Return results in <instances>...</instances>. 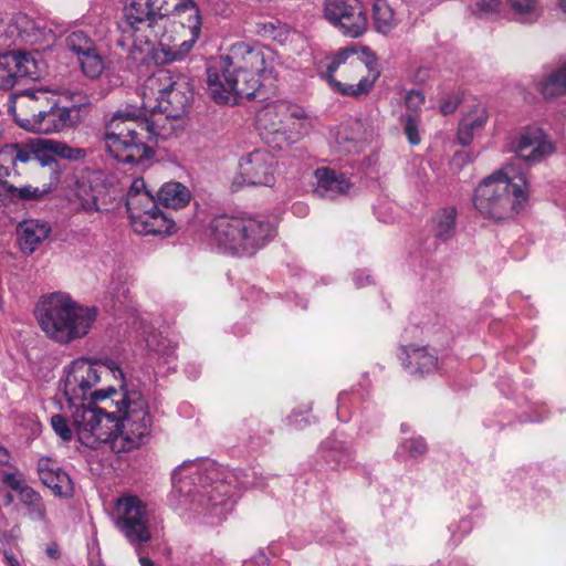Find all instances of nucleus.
<instances>
[{
    "label": "nucleus",
    "mask_w": 566,
    "mask_h": 566,
    "mask_svg": "<svg viewBox=\"0 0 566 566\" xmlns=\"http://www.w3.org/2000/svg\"><path fill=\"white\" fill-rule=\"evenodd\" d=\"M155 339H156V335H153L151 338H147L146 339L147 346L154 352H160V345L155 344Z\"/></svg>",
    "instance_id": "nucleus-58"
},
{
    "label": "nucleus",
    "mask_w": 566,
    "mask_h": 566,
    "mask_svg": "<svg viewBox=\"0 0 566 566\" xmlns=\"http://www.w3.org/2000/svg\"><path fill=\"white\" fill-rule=\"evenodd\" d=\"M142 25V8L139 0H132L123 8V17L117 22L120 36L117 45L125 50L127 59L139 66L138 56L142 55L138 32Z\"/></svg>",
    "instance_id": "nucleus-18"
},
{
    "label": "nucleus",
    "mask_w": 566,
    "mask_h": 566,
    "mask_svg": "<svg viewBox=\"0 0 566 566\" xmlns=\"http://www.w3.org/2000/svg\"><path fill=\"white\" fill-rule=\"evenodd\" d=\"M169 18L144 15V44L150 45L149 57L156 64L181 61L191 51L201 32V20H186L190 39L174 44L172 35L167 32Z\"/></svg>",
    "instance_id": "nucleus-9"
},
{
    "label": "nucleus",
    "mask_w": 566,
    "mask_h": 566,
    "mask_svg": "<svg viewBox=\"0 0 566 566\" xmlns=\"http://www.w3.org/2000/svg\"><path fill=\"white\" fill-rule=\"evenodd\" d=\"M142 192V178H137L133 181L128 192H127V199H126V209L128 212V217L130 219V222L134 227V231L137 233H140L142 230L139 229V226H142L140 218L142 214L139 213V195Z\"/></svg>",
    "instance_id": "nucleus-41"
},
{
    "label": "nucleus",
    "mask_w": 566,
    "mask_h": 566,
    "mask_svg": "<svg viewBox=\"0 0 566 566\" xmlns=\"http://www.w3.org/2000/svg\"><path fill=\"white\" fill-rule=\"evenodd\" d=\"M10 460V454L8 450L3 447H0V464H8Z\"/></svg>",
    "instance_id": "nucleus-57"
},
{
    "label": "nucleus",
    "mask_w": 566,
    "mask_h": 566,
    "mask_svg": "<svg viewBox=\"0 0 566 566\" xmlns=\"http://www.w3.org/2000/svg\"><path fill=\"white\" fill-rule=\"evenodd\" d=\"M39 76L38 62L31 52L17 50L0 54V90L10 91Z\"/></svg>",
    "instance_id": "nucleus-13"
},
{
    "label": "nucleus",
    "mask_w": 566,
    "mask_h": 566,
    "mask_svg": "<svg viewBox=\"0 0 566 566\" xmlns=\"http://www.w3.org/2000/svg\"><path fill=\"white\" fill-rule=\"evenodd\" d=\"M51 426L54 432L64 441H70L73 438V431L70 428L66 419L62 415H53L51 417Z\"/></svg>",
    "instance_id": "nucleus-49"
},
{
    "label": "nucleus",
    "mask_w": 566,
    "mask_h": 566,
    "mask_svg": "<svg viewBox=\"0 0 566 566\" xmlns=\"http://www.w3.org/2000/svg\"><path fill=\"white\" fill-rule=\"evenodd\" d=\"M354 57L358 56L353 49H343L338 51L332 59L328 60L325 77L335 92L346 96L358 97L361 95H367L371 91L378 73L374 74L371 78L369 76H363L358 80L357 84H346L335 80L334 73L342 65H344V67L348 65L347 61Z\"/></svg>",
    "instance_id": "nucleus-20"
},
{
    "label": "nucleus",
    "mask_w": 566,
    "mask_h": 566,
    "mask_svg": "<svg viewBox=\"0 0 566 566\" xmlns=\"http://www.w3.org/2000/svg\"><path fill=\"white\" fill-rule=\"evenodd\" d=\"M38 474L42 483L55 495L71 497L73 495V482L69 474L50 458H41L38 461Z\"/></svg>",
    "instance_id": "nucleus-25"
},
{
    "label": "nucleus",
    "mask_w": 566,
    "mask_h": 566,
    "mask_svg": "<svg viewBox=\"0 0 566 566\" xmlns=\"http://www.w3.org/2000/svg\"><path fill=\"white\" fill-rule=\"evenodd\" d=\"M222 56L231 59L238 70L259 76L260 81L271 75L273 71L272 53L260 45H251L245 42L235 43L232 45L230 54Z\"/></svg>",
    "instance_id": "nucleus-17"
},
{
    "label": "nucleus",
    "mask_w": 566,
    "mask_h": 566,
    "mask_svg": "<svg viewBox=\"0 0 566 566\" xmlns=\"http://www.w3.org/2000/svg\"><path fill=\"white\" fill-rule=\"evenodd\" d=\"M207 86L218 104H235L238 98H253L261 86L259 76L238 70L231 59L220 56L207 69Z\"/></svg>",
    "instance_id": "nucleus-8"
},
{
    "label": "nucleus",
    "mask_w": 566,
    "mask_h": 566,
    "mask_svg": "<svg viewBox=\"0 0 566 566\" xmlns=\"http://www.w3.org/2000/svg\"><path fill=\"white\" fill-rule=\"evenodd\" d=\"M11 35H15L22 42L30 45L49 46L55 40L52 29L42 20H34L27 14H15L8 28Z\"/></svg>",
    "instance_id": "nucleus-22"
},
{
    "label": "nucleus",
    "mask_w": 566,
    "mask_h": 566,
    "mask_svg": "<svg viewBox=\"0 0 566 566\" xmlns=\"http://www.w3.org/2000/svg\"><path fill=\"white\" fill-rule=\"evenodd\" d=\"M557 7L566 15V0H557Z\"/></svg>",
    "instance_id": "nucleus-60"
},
{
    "label": "nucleus",
    "mask_w": 566,
    "mask_h": 566,
    "mask_svg": "<svg viewBox=\"0 0 566 566\" xmlns=\"http://www.w3.org/2000/svg\"><path fill=\"white\" fill-rule=\"evenodd\" d=\"M28 97L27 106L31 112L22 116L17 113L15 105L9 106V113L13 120L23 129L36 134H51L76 127L82 122L81 105L59 106L56 102L49 99L45 91L22 90L10 95V102L17 98Z\"/></svg>",
    "instance_id": "nucleus-5"
},
{
    "label": "nucleus",
    "mask_w": 566,
    "mask_h": 566,
    "mask_svg": "<svg viewBox=\"0 0 566 566\" xmlns=\"http://www.w3.org/2000/svg\"><path fill=\"white\" fill-rule=\"evenodd\" d=\"M117 391L114 387H108L106 389H99V390H95L91 394V401H88V403H93L92 406L93 407H97L96 406V401L98 400H105L107 398H109L111 396L113 395H116Z\"/></svg>",
    "instance_id": "nucleus-53"
},
{
    "label": "nucleus",
    "mask_w": 566,
    "mask_h": 566,
    "mask_svg": "<svg viewBox=\"0 0 566 566\" xmlns=\"http://www.w3.org/2000/svg\"><path fill=\"white\" fill-rule=\"evenodd\" d=\"M83 73L90 78L98 77L104 70V62L97 49L77 57Z\"/></svg>",
    "instance_id": "nucleus-42"
},
{
    "label": "nucleus",
    "mask_w": 566,
    "mask_h": 566,
    "mask_svg": "<svg viewBox=\"0 0 566 566\" xmlns=\"http://www.w3.org/2000/svg\"><path fill=\"white\" fill-rule=\"evenodd\" d=\"M56 186L57 184H53L51 179L49 184H44L42 187L31 185L15 187L9 181H3L0 187V196L4 195L10 201H40L52 192Z\"/></svg>",
    "instance_id": "nucleus-31"
},
{
    "label": "nucleus",
    "mask_w": 566,
    "mask_h": 566,
    "mask_svg": "<svg viewBox=\"0 0 566 566\" xmlns=\"http://www.w3.org/2000/svg\"><path fill=\"white\" fill-rule=\"evenodd\" d=\"M31 159L35 160V143L34 139L27 144L11 143L6 144L0 149V187L3 181H8L7 178L11 174V169H14L17 163H29Z\"/></svg>",
    "instance_id": "nucleus-26"
},
{
    "label": "nucleus",
    "mask_w": 566,
    "mask_h": 566,
    "mask_svg": "<svg viewBox=\"0 0 566 566\" xmlns=\"http://www.w3.org/2000/svg\"><path fill=\"white\" fill-rule=\"evenodd\" d=\"M142 123V107L127 105L118 109L105 126V147L107 151L117 160L124 164H135L137 159L134 151H138L140 143L138 140L137 128Z\"/></svg>",
    "instance_id": "nucleus-10"
},
{
    "label": "nucleus",
    "mask_w": 566,
    "mask_h": 566,
    "mask_svg": "<svg viewBox=\"0 0 566 566\" xmlns=\"http://www.w3.org/2000/svg\"><path fill=\"white\" fill-rule=\"evenodd\" d=\"M102 366L82 357L75 359L65 368L64 396L69 403L86 400L87 392L101 378Z\"/></svg>",
    "instance_id": "nucleus-15"
},
{
    "label": "nucleus",
    "mask_w": 566,
    "mask_h": 566,
    "mask_svg": "<svg viewBox=\"0 0 566 566\" xmlns=\"http://www.w3.org/2000/svg\"><path fill=\"white\" fill-rule=\"evenodd\" d=\"M113 520L117 530L134 545L142 564V500L123 495L115 502Z\"/></svg>",
    "instance_id": "nucleus-14"
},
{
    "label": "nucleus",
    "mask_w": 566,
    "mask_h": 566,
    "mask_svg": "<svg viewBox=\"0 0 566 566\" xmlns=\"http://www.w3.org/2000/svg\"><path fill=\"white\" fill-rule=\"evenodd\" d=\"M325 19L344 35L357 39L368 25L366 9L360 0H325Z\"/></svg>",
    "instance_id": "nucleus-12"
},
{
    "label": "nucleus",
    "mask_w": 566,
    "mask_h": 566,
    "mask_svg": "<svg viewBox=\"0 0 566 566\" xmlns=\"http://www.w3.org/2000/svg\"><path fill=\"white\" fill-rule=\"evenodd\" d=\"M513 19L523 24H534L543 15L539 0H507Z\"/></svg>",
    "instance_id": "nucleus-37"
},
{
    "label": "nucleus",
    "mask_w": 566,
    "mask_h": 566,
    "mask_svg": "<svg viewBox=\"0 0 566 566\" xmlns=\"http://www.w3.org/2000/svg\"><path fill=\"white\" fill-rule=\"evenodd\" d=\"M457 228V209L454 207L442 208L432 218L431 231L433 237L442 242L450 240Z\"/></svg>",
    "instance_id": "nucleus-35"
},
{
    "label": "nucleus",
    "mask_w": 566,
    "mask_h": 566,
    "mask_svg": "<svg viewBox=\"0 0 566 566\" xmlns=\"http://www.w3.org/2000/svg\"><path fill=\"white\" fill-rule=\"evenodd\" d=\"M138 398L137 394L125 392L120 400L115 401L116 412H106L84 401L70 403L74 407L72 419L78 441L91 449H97L102 443L111 444L120 428H126L132 417L142 410Z\"/></svg>",
    "instance_id": "nucleus-4"
},
{
    "label": "nucleus",
    "mask_w": 566,
    "mask_h": 566,
    "mask_svg": "<svg viewBox=\"0 0 566 566\" xmlns=\"http://www.w3.org/2000/svg\"><path fill=\"white\" fill-rule=\"evenodd\" d=\"M175 74L167 69H159L144 81V114L149 111V105L158 104L161 98L158 95H165L171 87Z\"/></svg>",
    "instance_id": "nucleus-29"
},
{
    "label": "nucleus",
    "mask_w": 566,
    "mask_h": 566,
    "mask_svg": "<svg viewBox=\"0 0 566 566\" xmlns=\"http://www.w3.org/2000/svg\"><path fill=\"white\" fill-rule=\"evenodd\" d=\"M424 103V95L420 91H410L405 98V104L408 108V113L418 114L417 112Z\"/></svg>",
    "instance_id": "nucleus-50"
},
{
    "label": "nucleus",
    "mask_w": 566,
    "mask_h": 566,
    "mask_svg": "<svg viewBox=\"0 0 566 566\" xmlns=\"http://www.w3.org/2000/svg\"><path fill=\"white\" fill-rule=\"evenodd\" d=\"M153 528L157 531L156 516L153 514V511L147 510V505L144 503V543L153 537Z\"/></svg>",
    "instance_id": "nucleus-51"
},
{
    "label": "nucleus",
    "mask_w": 566,
    "mask_h": 566,
    "mask_svg": "<svg viewBox=\"0 0 566 566\" xmlns=\"http://www.w3.org/2000/svg\"><path fill=\"white\" fill-rule=\"evenodd\" d=\"M541 93L545 98L566 94V63L548 75L541 84Z\"/></svg>",
    "instance_id": "nucleus-40"
},
{
    "label": "nucleus",
    "mask_w": 566,
    "mask_h": 566,
    "mask_svg": "<svg viewBox=\"0 0 566 566\" xmlns=\"http://www.w3.org/2000/svg\"><path fill=\"white\" fill-rule=\"evenodd\" d=\"M104 367H106L107 369H109V370H111V371H113V373L116 370V371L120 375V377H123V376H124V375H123V373H122V370H120V369L116 366V364H115L114 361H112V360H109L106 365H104Z\"/></svg>",
    "instance_id": "nucleus-59"
},
{
    "label": "nucleus",
    "mask_w": 566,
    "mask_h": 566,
    "mask_svg": "<svg viewBox=\"0 0 566 566\" xmlns=\"http://www.w3.org/2000/svg\"><path fill=\"white\" fill-rule=\"evenodd\" d=\"M145 7V17L168 18L169 13L177 12L184 29L186 20H201L199 8L192 0H146Z\"/></svg>",
    "instance_id": "nucleus-24"
},
{
    "label": "nucleus",
    "mask_w": 566,
    "mask_h": 566,
    "mask_svg": "<svg viewBox=\"0 0 566 566\" xmlns=\"http://www.w3.org/2000/svg\"><path fill=\"white\" fill-rule=\"evenodd\" d=\"M400 450L407 452L409 457L417 458L427 452V443L422 438H412L403 441Z\"/></svg>",
    "instance_id": "nucleus-48"
},
{
    "label": "nucleus",
    "mask_w": 566,
    "mask_h": 566,
    "mask_svg": "<svg viewBox=\"0 0 566 566\" xmlns=\"http://www.w3.org/2000/svg\"><path fill=\"white\" fill-rule=\"evenodd\" d=\"M517 158L533 165L555 151V145L541 128H527L513 143Z\"/></svg>",
    "instance_id": "nucleus-21"
},
{
    "label": "nucleus",
    "mask_w": 566,
    "mask_h": 566,
    "mask_svg": "<svg viewBox=\"0 0 566 566\" xmlns=\"http://www.w3.org/2000/svg\"><path fill=\"white\" fill-rule=\"evenodd\" d=\"M97 314L95 306H84L63 292L42 296L35 307L41 329L60 345H70L88 335Z\"/></svg>",
    "instance_id": "nucleus-2"
},
{
    "label": "nucleus",
    "mask_w": 566,
    "mask_h": 566,
    "mask_svg": "<svg viewBox=\"0 0 566 566\" xmlns=\"http://www.w3.org/2000/svg\"><path fill=\"white\" fill-rule=\"evenodd\" d=\"M274 157L266 150L258 149L242 157L240 176L250 186H266L274 184Z\"/></svg>",
    "instance_id": "nucleus-19"
},
{
    "label": "nucleus",
    "mask_w": 566,
    "mask_h": 566,
    "mask_svg": "<svg viewBox=\"0 0 566 566\" xmlns=\"http://www.w3.org/2000/svg\"><path fill=\"white\" fill-rule=\"evenodd\" d=\"M191 199L189 189L180 182H167L159 192L158 200L165 208L182 209Z\"/></svg>",
    "instance_id": "nucleus-36"
},
{
    "label": "nucleus",
    "mask_w": 566,
    "mask_h": 566,
    "mask_svg": "<svg viewBox=\"0 0 566 566\" xmlns=\"http://www.w3.org/2000/svg\"><path fill=\"white\" fill-rule=\"evenodd\" d=\"M20 245L24 252L33 253L39 244L45 240L51 229L45 222L39 220H25L18 228Z\"/></svg>",
    "instance_id": "nucleus-30"
},
{
    "label": "nucleus",
    "mask_w": 566,
    "mask_h": 566,
    "mask_svg": "<svg viewBox=\"0 0 566 566\" xmlns=\"http://www.w3.org/2000/svg\"><path fill=\"white\" fill-rule=\"evenodd\" d=\"M501 0H476L472 7V12L480 18H492L501 11Z\"/></svg>",
    "instance_id": "nucleus-46"
},
{
    "label": "nucleus",
    "mask_w": 566,
    "mask_h": 566,
    "mask_svg": "<svg viewBox=\"0 0 566 566\" xmlns=\"http://www.w3.org/2000/svg\"><path fill=\"white\" fill-rule=\"evenodd\" d=\"M144 566H155L151 559L144 557Z\"/></svg>",
    "instance_id": "nucleus-61"
},
{
    "label": "nucleus",
    "mask_w": 566,
    "mask_h": 566,
    "mask_svg": "<svg viewBox=\"0 0 566 566\" xmlns=\"http://www.w3.org/2000/svg\"><path fill=\"white\" fill-rule=\"evenodd\" d=\"M323 458L332 468L346 467L354 460L350 446L336 438H327L321 446Z\"/></svg>",
    "instance_id": "nucleus-33"
},
{
    "label": "nucleus",
    "mask_w": 566,
    "mask_h": 566,
    "mask_svg": "<svg viewBox=\"0 0 566 566\" xmlns=\"http://www.w3.org/2000/svg\"><path fill=\"white\" fill-rule=\"evenodd\" d=\"M4 483L11 490L18 492L19 495L22 493V490L29 488L28 484H25L22 480L18 479L13 473H9L4 476Z\"/></svg>",
    "instance_id": "nucleus-52"
},
{
    "label": "nucleus",
    "mask_w": 566,
    "mask_h": 566,
    "mask_svg": "<svg viewBox=\"0 0 566 566\" xmlns=\"http://www.w3.org/2000/svg\"><path fill=\"white\" fill-rule=\"evenodd\" d=\"M374 62L375 59L366 62L360 57H354L348 62V65L344 67V71L352 77L359 76V78H361L363 76H367L365 73H369L373 70Z\"/></svg>",
    "instance_id": "nucleus-47"
},
{
    "label": "nucleus",
    "mask_w": 566,
    "mask_h": 566,
    "mask_svg": "<svg viewBox=\"0 0 566 566\" xmlns=\"http://www.w3.org/2000/svg\"><path fill=\"white\" fill-rule=\"evenodd\" d=\"M335 142L340 153H352L357 149L358 135L352 126H342L335 133Z\"/></svg>",
    "instance_id": "nucleus-44"
},
{
    "label": "nucleus",
    "mask_w": 566,
    "mask_h": 566,
    "mask_svg": "<svg viewBox=\"0 0 566 566\" xmlns=\"http://www.w3.org/2000/svg\"><path fill=\"white\" fill-rule=\"evenodd\" d=\"M210 237L226 253L251 256L273 239L274 228L266 220L219 216L210 223Z\"/></svg>",
    "instance_id": "nucleus-7"
},
{
    "label": "nucleus",
    "mask_w": 566,
    "mask_h": 566,
    "mask_svg": "<svg viewBox=\"0 0 566 566\" xmlns=\"http://www.w3.org/2000/svg\"><path fill=\"white\" fill-rule=\"evenodd\" d=\"M158 104L149 105V116L144 114V129L147 136L144 138V164L153 159L159 149L161 142H165L170 128L167 127L169 118L180 117L186 113L192 101V88L188 77L181 74L175 75L172 85Z\"/></svg>",
    "instance_id": "nucleus-6"
},
{
    "label": "nucleus",
    "mask_w": 566,
    "mask_h": 566,
    "mask_svg": "<svg viewBox=\"0 0 566 566\" xmlns=\"http://www.w3.org/2000/svg\"><path fill=\"white\" fill-rule=\"evenodd\" d=\"M403 133L410 145H418L421 142L419 134L420 117L418 114L406 113L400 117Z\"/></svg>",
    "instance_id": "nucleus-45"
},
{
    "label": "nucleus",
    "mask_w": 566,
    "mask_h": 566,
    "mask_svg": "<svg viewBox=\"0 0 566 566\" xmlns=\"http://www.w3.org/2000/svg\"><path fill=\"white\" fill-rule=\"evenodd\" d=\"M373 20L375 29L382 34L389 33L397 24L392 9L385 0L374 1Z\"/></svg>",
    "instance_id": "nucleus-38"
},
{
    "label": "nucleus",
    "mask_w": 566,
    "mask_h": 566,
    "mask_svg": "<svg viewBox=\"0 0 566 566\" xmlns=\"http://www.w3.org/2000/svg\"><path fill=\"white\" fill-rule=\"evenodd\" d=\"M256 118L260 128L270 134L282 135L291 143L307 135L312 128V120L305 109L286 101L265 105Z\"/></svg>",
    "instance_id": "nucleus-11"
},
{
    "label": "nucleus",
    "mask_w": 566,
    "mask_h": 566,
    "mask_svg": "<svg viewBox=\"0 0 566 566\" xmlns=\"http://www.w3.org/2000/svg\"><path fill=\"white\" fill-rule=\"evenodd\" d=\"M459 104H460V99L458 96H448L441 103L440 112L443 115L452 114L457 109Z\"/></svg>",
    "instance_id": "nucleus-54"
},
{
    "label": "nucleus",
    "mask_w": 566,
    "mask_h": 566,
    "mask_svg": "<svg viewBox=\"0 0 566 566\" xmlns=\"http://www.w3.org/2000/svg\"><path fill=\"white\" fill-rule=\"evenodd\" d=\"M488 120V112L484 107H475L463 116L458 128V140L462 146H468Z\"/></svg>",
    "instance_id": "nucleus-32"
},
{
    "label": "nucleus",
    "mask_w": 566,
    "mask_h": 566,
    "mask_svg": "<svg viewBox=\"0 0 566 566\" xmlns=\"http://www.w3.org/2000/svg\"><path fill=\"white\" fill-rule=\"evenodd\" d=\"M20 502L27 507L28 515L33 521H44L46 510L42 496L33 488L22 490Z\"/></svg>",
    "instance_id": "nucleus-39"
},
{
    "label": "nucleus",
    "mask_w": 566,
    "mask_h": 566,
    "mask_svg": "<svg viewBox=\"0 0 566 566\" xmlns=\"http://www.w3.org/2000/svg\"><path fill=\"white\" fill-rule=\"evenodd\" d=\"M46 554L52 559H59L61 556V553L59 551V547L56 544H52L46 548Z\"/></svg>",
    "instance_id": "nucleus-56"
},
{
    "label": "nucleus",
    "mask_w": 566,
    "mask_h": 566,
    "mask_svg": "<svg viewBox=\"0 0 566 566\" xmlns=\"http://www.w3.org/2000/svg\"><path fill=\"white\" fill-rule=\"evenodd\" d=\"M401 350L405 357L401 356L400 359L410 374L423 375L436 370L438 357L427 347L402 346Z\"/></svg>",
    "instance_id": "nucleus-27"
},
{
    "label": "nucleus",
    "mask_w": 566,
    "mask_h": 566,
    "mask_svg": "<svg viewBox=\"0 0 566 566\" xmlns=\"http://www.w3.org/2000/svg\"><path fill=\"white\" fill-rule=\"evenodd\" d=\"M3 557L8 566H20L19 559L14 554L10 552H4Z\"/></svg>",
    "instance_id": "nucleus-55"
},
{
    "label": "nucleus",
    "mask_w": 566,
    "mask_h": 566,
    "mask_svg": "<svg viewBox=\"0 0 566 566\" xmlns=\"http://www.w3.org/2000/svg\"><path fill=\"white\" fill-rule=\"evenodd\" d=\"M34 143L35 160L42 168H49L53 184H59L61 179V167L55 157L70 161H80L86 157L85 149L71 147L63 142L36 138Z\"/></svg>",
    "instance_id": "nucleus-16"
},
{
    "label": "nucleus",
    "mask_w": 566,
    "mask_h": 566,
    "mask_svg": "<svg viewBox=\"0 0 566 566\" xmlns=\"http://www.w3.org/2000/svg\"><path fill=\"white\" fill-rule=\"evenodd\" d=\"M66 46L75 53L77 57L96 49L94 41L81 30L73 31L66 38Z\"/></svg>",
    "instance_id": "nucleus-43"
},
{
    "label": "nucleus",
    "mask_w": 566,
    "mask_h": 566,
    "mask_svg": "<svg viewBox=\"0 0 566 566\" xmlns=\"http://www.w3.org/2000/svg\"><path fill=\"white\" fill-rule=\"evenodd\" d=\"M316 187L313 195L325 200H335L345 196L352 188V182L343 172H338L327 167H321L315 170Z\"/></svg>",
    "instance_id": "nucleus-23"
},
{
    "label": "nucleus",
    "mask_w": 566,
    "mask_h": 566,
    "mask_svg": "<svg viewBox=\"0 0 566 566\" xmlns=\"http://www.w3.org/2000/svg\"><path fill=\"white\" fill-rule=\"evenodd\" d=\"M213 462H184L171 474L176 507L209 518L214 524L232 511L234 486Z\"/></svg>",
    "instance_id": "nucleus-1"
},
{
    "label": "nucleus",
    "mask_w": 566,
    "mask_h": 566,
    "mask_svg": "<svg viewBox=\"0 0 566 566\" xmlns=\"http://www.w3.org/2000/svg\"><path fill=\"white\" fill-rule=\"evenodd\" d=\"M144 195L149 198L151 208L144 210V237L153 235H170L176 228L175 221L156 207L153 195L144 185Z\"/></svg>",
    "instance_id": "nucleus-28"
},
{
    "label": "nucleus",
    "mask_w": 566,
    "mask_h": 566,
    "mask_svg": "<svg viewBox=\"0 0 566 566\" xmlns=\"http://www.w3.org/2000/svg\"><path fill=\"white\" fill-rule=\"evenodd\" d=\"M143 421H144V429H145V428H146V413H145V412H144ZM145 434H146V433L144 432V436H145Z\"/></svg>",
    "instance_id": "nucleus-63"
},
{
    "label": "nucleus",
    "mask_w": 566,
    "mask_h": 566,
    "mask_svg": "<svg viewBox=\"0 0 566 566\" xmlns=\"http://www.w3.org/2000/svg\"><path fill=\"white\" fill-rule=\"evenodd\" d=\"M527 197L525 174L516 163H510L478 186L473 203L481 214L502 220L517 213Z\"/></svg>",
    "instance_id": "nucleus-3"
},
{
    "label": "nucleus",
    "mask_w": 566,
    "mask_h": 566,
    "mask_svg": "<svg viewBox=\"0 0 566 566\" xmlns=\"http://www.w3.org/2000/svg\"><path fill=\"white\" fill-rule=\"evenodd\" d=\"M4 22V17L2 14V12H0V27L3 24Z\"/></svg>",
    "instance_id": "nucleus-62"
},
{
    "label": "nucleus",
    "mask_w": 566,
    "mask_h": 566,
    "mask_svg": "<svg viewBox=\"0 0 566 566\" xmlns=\"http://www.w3.org/2000/svg\"><path fill=\"white\" fill-rule=\"evenodd\" d=\"M142 424L132 417L126 428H120L119 432L113 438L111 448L114 452H129L138 449L142 443Z\"/></svg>",
    "instance_id": "nucleus-34"
}]
</instances>
